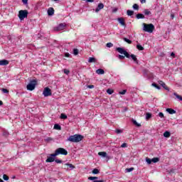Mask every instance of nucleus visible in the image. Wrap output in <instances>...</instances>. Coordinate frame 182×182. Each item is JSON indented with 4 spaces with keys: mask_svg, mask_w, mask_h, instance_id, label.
<instances>
[{
    "mask_svg": "<svg viewBox=\"0 0 182 182\" xmlns=\"http://www.w3.org/2000/svg\"><path fill=\"white\" fill-rule=\"evenodd\" d=\"M159 116L161 117V119H163V117H164V114H163V112H159Z\"/></svg>",
    "mask_w": 182,
    "mask_h": 182,
    "instance_id": "obj_49",
    "label": "nucleus"
},
{
    "mask_svg": "<svg viewBox=\"0 0 182 182\" xmlns=\"http://www.w3.org/2000/svg\"><path fill=\"white\" fill-rule=\"evenodd\" d=\"M115 133H117V134H120L123 133V130H122V129H116L115 130Z\"/></svg>",
    "mask_w": 182,
    "mask_h": 182,
    "instance_id": "obj_36",
    "label": "nucleus"
},
{
    "mask_svg": "<svg viewBox=\"0 0 182 182\" xmlns=\"http://www.w3.org/2000/svg\"><path fill=\"white\" fill-rule=\"evenodd\" d=\"M160 161V158L155 157L152 159V163H159Z\"/></svg>",
    "mask_w": 182,
    "mask_h": 182,
    "instance_id": "obj_27",
    "label": "nucleus"
},
{
    "mask_svg": "<svg viewBox=\"0 0 182 182\" xmlns=\"http://www.w3.org/2000/svg\"><path fill=\"white\" fill-rule=\"evenodd\" d=\"M36 85H38V81L36 80H32L30 81V83L27 85V90H35V87H36Z\"/></svg>",
    "mask_w": 182,
    "mask_h": 182,
    "instance_id": "obj_5",
    "label": "nucleus"
},
{
    "mask_svg": "<svg viewBox=\"0 0 182 182\" xmlns=\"http://www.w3.org/2000/svg\"><path fill=\"white\" fill-rule=\"evenodd\" d=\"M64 73L65 75H68L69 73H70V71L69 70L64 69Z\"/></svg>",
    "mask_w": 182,
    "mask_h": 182,
    "instance_id": "obj_48",
    "label": "nucleus"
},
{
    "mask_svg": "<svg viewBox=\"0 0 182 182\" xmlns=\"http://www.w3.org/2000/svg\"><path fill=\"white\" fill-rule=\"evenodd\" d=\"M100 171H99V169L97 168H94L92 170V174H99Z\"/></svg>",
    "mask_w": 182,
    "mask_h": 182,
    "instance_id": "obj_32",
    "label": "nucleus"
},
{
    "mask_svg": "<svg viewBox=\"0 0 182 182\" xmlns=\"http://www.w3.org/2000/svg\"><path fill=\"white\" fill-rule=\"evenodd\" d=\"M133 170H134V168H128L126 169L127 173H130L131 171H133Z\"/></svg>",
    "mask_w": 182,
    "mask_h": 182,
    "instance_id": "obj_44",
    "label": "nucleus"
},
{
    "mask_svg": "<svg viewBox=\"0 0 182 182\" xmlns=\"http://www.w3.org/2000/svg\"><path fill=\"white\" fill-rule=\"evenodd\" d=\"M98 156H102V157H106L107 156V153L105 151H101L98 153Z\"/></svg>",
    "mask_w": 182,
    "mask_h": 182,
    "instance_id": "obj_23",
    "label": "nucleus"
},
{
    "mask_svg": "<svg viewBox=\"0 0 182 182\" xmlns=\"http://www.w3.org/2000/svg\"><path fill=\"white\" fill-rule=\"evenodd\" d=\"M96 62H97V60L93 57H90V58L88 59L89 63H96Z\"/></svg>",
    "mask_w": 182,
    "mask_h": 182,
    "instance_id": "obj_18",
    "label": "nucleus"
},
{
    "mask_svg": "<svg viewBox=\"0 0 182 182\" xmlns=\"http://www.w3.org/2000/svg\"><path fill=\"white\" fill-rule=\"evenodd\" d=\"M130 57L134 60V62H135V63H139V60H137V58L136 57V55L134 54H132L131 55H129V58Z\"/></svg>",
    "mask_w": 182,
    "mask_h": 182,
    "instance_id": "obj_16",
    "label": "nucleus"
},
{
    "mask_svg": "<svg viewBox=\"0 0 182 182\" xmlns=\"http://www.w3.org/2000/svg\"><path fill=\"white\" fill-rule=\"evenodd\" d=\"M141 4H146V0H140Z\"/></svg>",
    "mask_w": 182,
    "mask_h": 182,
    "instance_id": "obj_55",
    "label": "nucleus"
},
{
    "mask_svg": "<svg viewBox=\"0 0 182 182\" xmlns=\"http://www.w3.org/2000/svg\"><path fill=\"white\" fill-rule=\"evenodd\" d=\"M92 182H105V181L104 180H100V181L95 180V181H93Z\"/></svg>",
    "mask_w": 182,
    "mask_h": 182,
    "instance_id": "obj_54",
    "label": "nucleus"
},
{
    "mask_svg": "<svg viewBox=\"0 0 182 182\" xmlns=\"http://www.w3.org/2000/svg\"><path fill=\"white\" fill-rule=\"evenodd\" d=\"M43 95L45 96V97H48V96H52V91L50 90V88L46 87L43 92Z\"/></svg>",
    "mask_w": 182,
    "mask_h": 182,
    "instance_id": "obj_7",
    "label": "nucleus"
},
{
    "mask_svg": "<svg viewBox=\"0 0 182 182\" xmlns=\"http://www.w3.org/2000/svg\"><path fill=\"white\" fill-rule=\"evenodd\" d=\"M55 14V9L53 8L50 7L48 10V16H52Z\"/></svg>",
    "mask_w": 182,
    "mask_h": 182,
    "instance_id": "obj_14",
    "label": "nucleus"
},
{
    "mask_svg": "<svg viewBox=\"0 0 182 182\" xmlns=\"http://www.w3.org/2000/svg\"><path fill=\"white\" fill-rule=\"evenodd\" d=\"M126 92H127V90H123L122 91L119 92V95H126Z\"/></svg>",
    "mask_w": 182,
    "mask_h": 182,
    "instance_id": "obj_45",
    "label": "nucleus"
},
{
    "mask_svg": "<svg viewBox=\"0 0 182 182\" xmlns=\"http://www.w3.org/2000/svg\"><path fill=\"white\" fill-rule=\"evenodd\" d=\"M29 12H28V10H20L18 11V18L20 21H23L25 18H28Z\"/></svg>",
    "mask_w": 182,
    "mask_h": 182,
    "instance_id": "obj_4",
    "label": "nucleus"
},
{
    "mask_svg": "<svg viewBox=\"0 0 182 182\" xmlns=\"http://www.w3.org/2000/svg\"><path fill=\"white\" fill-rule=\"evenodd\" d=\"M170 136H171V134L170 132H168V131H166V132L164 133V137L168 138V137H170Z\"/></svg>",
    "mask_w": 182,
    "mask_h": 182,
    "instance_id": "obj_20",
    "label": "nucleus"
},
{
    "mask_svg": "<svg viewBox=\"0 0 182 182\" xmlns=\"http://www.w3.org/2000/svg\"><path fill=\"white\" fill-rule=\"evenodd\" d=\"M144 14L146 16L151 15V11H150L149 9H144Z\"/></svg>",
    "mask_w": 182,
    "mask_h": 182,
    "instance_id": "obj_24",
    "label": "nucleus"
},
{
    "mask_svg": "<svg viewBox=\"0 0 182 182\" xmlns=\"http://www.w3.org/2000/svg\"><path fill=\"white\" fill-rule=\"evenodd\" d=\"M116 50L117 52H119V53H121V55H124L125 58L130 59V54H129L124 48L118 47L116 48Z\"/></svg>",
    "mask_w": 182,
    "mask_h": 182,
    "instance_id": "obj_6",
    "label": "nucleus"
},
{
    "mask_svg": "<svg viewBox=\"0 0 182 182\" xmlns=\"http://www.w3.org/2000/svg\"><path fill=\"white\" fill-rule=\"evenodd\" d=\"M6 65H9V61H8V60H0V66H6Z\"/></svg>",
    "mask_w": 182,
    "mask_h": 182,
    "instance_id": "obj_13",
    "label": "nucleus"
},
{
    "mask_svg": "<svg viewBox=\"0 0 182 182\" xmlns=\"http://www.w3.org/2000/svg\"><path fill=\"white\" fill-rule=\"evenodd\" d=\"M88 89H93L95 87V85H90L87 86Z\"/></svg>",
    "mask_w": 182,
    "mask_h": 182,
    "instance_id": "obj_52",
    "label": "nucleus"
},
{
    "mask_svg": "<svg viewBox=\"0 0 182 182\" xmlns=\"http://www.w3.org/2000/svg\"><path fill=\"white\" fill-rule=\"evenodd\" d=\"M133 8L136 9V11H139V5L137 4H134Z\"/></svg>",
    "mask_w": 182,
    "mask_h": 182,
    "instance_id": "obj_39",
    "label": "nucleus"
},
{
    "mask_svg": "<svg viewBox=\"0 0 182 182\" xmlns=\"http://www.w3.org/2000/svg\"><path fill=\"white\" fill-rule=\"evenodd\" d=\"M152 86H154V87H156V89H158L159 90H160L161 87L160 86H159L156 83H152Z\"/></svg>",
    "mask_w": 182,
    "mask_h": 182,
    "instance_id": "obj_34",
    "label": "nucleus"
},
{
    "mask_svg": "<svg viewBox=\"0 0 182 182\" xmlns=\"http://www.w3.org/2000/svg\"><path fill=\"white\" fill-rule=\"evenodd\" d=\"M136 19H144V16L143 14H138L136 16Z\"/></svg>",
    "mask_w": 182,
    "mask_h": 182,
    "instance_id": "obj_19",
    "label": "nucleus"
},
{
    "mask_svg": "<svg viewBox=\"0 0 182 182\" xmlns=\"http://www.w3.org/2000/svg\"><path fill=\"white\" fill-rule=\"evenodd\" d=\"M118 58H119V59H120V60H122V59H124L125 56L124 55H119Z\"/></svg>",
    "mask_w": 182,
    "mask_h": 182,
    "instance_id": "obj_47",
    "label": "nucleus"
},
{
    "mask_svg": "<svg viewBox=\"0 0 182 182\" xmlns=\"http://www.w3.org/2000/svg\"><path fill=\"white\" fill-rule=\"evenodd\" d=\"M73 55H75V56L77 55H79V50L77 48H74L73 49Z\"/></svg>",
    "mask_w": 182,
    "mask_h": 182,
    "instance_id": "obj_28",
    "label": "nucleus"
},
{
    "mask_svg": "<svg viewBox=\"0 0 182 182\" xmlns=\"http://www.w3.org/2000/svg\"><path fill=\"white\" fill-rule=\"evenodd\" d=\"M55 154H51L50 155V156H48L47 158V159L46 160V163H53V161H55V157H56V156H53Z\"/></svg>",
    "mask_w": 182,
    "mask_h": 182,
    "instance_id": "obj_8",
    "label": "nucleus"
},
{
    "mask_svg": "<svg viewBox=\"0 0 182 182\" xmlns=\"http://www.w3.org/2000/svg\"><path fill=\"white\" fill-rule=\"evenodd\" d=\"M65 58H69L70 56V54H69V53H66L65 54Z\"/></svg>",
    "mask_w": 182,
    "mask_h": 182,
    "instance_id": "obj_53",
    "label": "nucleus"
},
{
    "mask_svg": "<svg viewBox=\"0 0 182 182\" xmlns=\"http://www.w3.org/2000/svg\"><path fill=\"white\" fill-rule=\"evenodd\" d=\"M88 180H90V181H95V180H97V177H96V176H90L89 178H88Z\"/></svg>",
    "mask_w": 182,
    "mask_h": 182,
    "instance_id": "obj_31",
    "label": "nucleus"
},
{
    "mask_svg": "<svg viewBox=\"0 0 182 182\" xmlns=\"http://www.w3.org/2000/svg\"><path fill=\"white\" fill-rule=\"evenodd\" d=\"M54 161H55V163H57L58 164H60L63 163V161L60 159H55Z\"/></svg>",
    "mask_w": 182,
    "mask_h": 182,
    "instance_id": "obj_43",
    "label": "nucleus"
},
{
    "mask_svg": "<svg viewBox=\"0 0 182 182\" xmlns=\"http://www.w3.org/2000/svg\"><path fill=\"white\" fill-rule=\"evenodd\" d=\"M166 112L169 113V114H176V110L171 109V108H167Z\"/></svg>",
    "mask_w": 182,
    "mask_h": 182,
    "instance_id": "obj_15",
    "label": "nucleus"
},
{
    "mask_svg": "<svg viewBox=\"0 0 182 182\" xmlns=\"http://www.w3.org/2000/svg\"><path fill=\"white\" fill-rule=\"evenodd\" d=\"M158 83H159V85L161 86H162V87H164V89H165V90H169L168 87L162 80L158 81Z\"/></svg>",
    "mask_w": 182,
    "mask_h": 182,
    "instance_id": "obj_10",
    "label": "nucleus"
},
{
    "mask_svg": "<svg viewBox=\"0 0 182 182\" xmlns=\"http://www.w3.org/2000/svg\"><path fill=\"white\" fill-rule=\"evenodd\" d=\"M136 49H138V50H144V48L140 44L136 45Z\"/></svg>",
    "mask_w": 182,
    "mask_h": 182,
    "instance_id": "obj_25",
    "label": "nucleus"
},
{
    "mask_svg": "<svg viewBox=\"0 0 182 182\" xmlns=\"http://www.w3.org/2000/svg\"><path fill=\"white\" fill-rule=\"evenodd\" d=\"M171 56H172V58H174V56H176V54L174 53H171Z\"/></svg>",
    "mask_w": 182,
    "mask_h": 182,
    "instance_id": "obj_57",
    "label": "nucleus"
},
{
    "mask_svg": "<svg viewBox=\"0 0 182 182\" xmlns=\"http://www.w3.org/2000/svg\"><path fill=\"white\" fill-rule=\"evenodd\" d=\"M82 140H83V136L80 134L71 135L68 139V141H71V143H79V141H82Z\"/></svg>",
    "mask_w": 182,
    "mask_h": 182,
    "instance_id": "obj_1",
    "label": "nucleus"
},
{
    "mask_svg": "<svg viewBox=\"0 0 182 182\" xmlns=\"http://www.w3.org/2000/svg\"><path fill=\"white\" fill-rule=\"evenodd\" d=\"M146 161L148 164H151V162H153L152 159H151L149 157H146Z\"/></svg>",
    "mask_w": 182,
    "mask_h": 182,
    "instance_id": "obj_30",
    "label": "nucleus"
},
{
    "mask_svg": "<svg viewBox=\"0 0 182 182\" xmlns=\"http://www.w3.org/2000/svg\"><path fill=\"white\" fill-rule=\"evenodd\" d=\"M127 15H128V16H132V15H134V11L132 10H127Z\"/></svg>",
    "mask_w": 182,
    "mask_h": 182,
    "instance_id": "obj_21",
    "label": "nucleus"
},
{
    "mask_svg": "<svg viewBox=\"0 0 182 182\" xmlns=\"http://www.w3.org/2000/svg\"><path fill=\"white\" fill-rule=\"evenodd\" d=\"M117 21H118L119 23H120V25L122 26L126 27V21H124V18H123V17L118 18Z\"/></svg>",
    "mask_w": 182,
    "mask_h": 182,
    "instance_id": "obj_9",
    "label": "nucleus"
},
{
    "mask_svg": "<svg viewBox=\"0 0 182 182\" xmlns=\"http://www.w3.org/2000/svg\"><path fill=\"white\" fill-rule=\"evenodd\" d=\"M103 8H105V5L103 4V3H100L97 9H95V12H99L101 9H103Z\"/></svg>",
    "mask_w": 182,
    "mask_h": 182,
    "instance_id": "obj_11",
    "label": "nucleus"
},
{
    "mask_svg": "<svg viewBox=\"0 0 182 182\" xmlns=\"http://www.w3.org/2000/svg\"><path fill=\"white\" fill-rule=\"evenodd\" d=\"M106 46H107V48H113V43H107Z\"/></svg>",
    "mask_w": 182,
    "mask_h": 182,
    "instance_id": "obj_40",
    "label": "nucleus"
},
{
    "mask_svg": "<svg viewBox=\"0 0 182 182\" xmlns=\"http://www.w3.org/2000/svg\"><path fill=\"white\" fill-rule=\"evenodd\" d=\"M65 29V24L60 23L55 28V31H63Z\"/></svg>",
    "mask_w": 182,
    "mask_h": 182,
    "instance_id": "obj_12",
    "label": "nucleus"
},
{
    "mask_svg": "<svg viewBox=\"0 0 182 182\" xmlns=\"http://www.w3.org/2000/svg\"><path fill=\"white\" fill-rule=\"evenodd\" d=\"M114 92V91L113 90L110 89V88L107 90V93L108 95H113Z\"/></svg>",
    "mask_w": 182,
    "mask_h": 182,
    "instance_id": "obj_29",
    "label": "nucleus"
},
{
    "mask_svg": "<svg viewBox=\"0 0 182 182\" xmlns=\"http://www.w3.org/2000/svg\"><path fill=\"white\" fill-rule=\"evenodd\" d=\"M45 141H52V140H53V139L50 138V137H48L46 139H44Z\"/></svg>",
    "mask_w": 182,
    "mask_h": 182,
    "instance_id": "obj_46",
    "label": "nucleus"
},
{
    "mask_svg": "<svg viewBox=\"0 0 182 182\" xmlns=\"http://www.w3.org/2000/svg\"><path fill=\"white\" fill-rule=\"evenodd\" d=\"M133 123L134 124H135V126H137V127H140V124L137 123L136 120H133Z\"/></svg>",
    "mask_w": 182,
    "mask_h": 182,
    "instance_id": "obj_42",
    "label": "nucleus"
},
{
    "mask_svg": "<svg viewBox=\"0 0 182 182\" xmlns=\"http://www.w3.org/2000/svg\"><path fill=\"white\" fill-rule=\"evenodd\" d=\"M171 16L172 19L174 18V14H171Z\"/></svg>",
    "mask_w": 182,
    "mask_h": 182,
    "instance_id": "obj_60",
    "label": "nucleus"
},
{
    "mask_svg": "<svg viewBox=\"0 0 182 182\" xmlns=\"http://www.w3.org/2000/svg\"><path fill=\"white\" fill-rule=\"evenodd\" d=\"M0 182H4V180H2L1 178H0Z\"/></svg>",
    "mask_w": 182,
    "mask_h": 182,
    "instance_id": "obj_62",
    "label": "nucleus"
},
{
    "mask_svg": "<svg viewBox=\"0 0 182 182\" xmlns=\"http://www.w3.org/2000/svg\"><path fill=\"white\" fill-rule=\"evenodd\" d=\"M22 2L25 4H28V0H22Z\"/></svg>",
    "mask_w": 182,
    "mask_h": 182,
    "instance_id": "obj_56",
    "label": "nucleus"
},
{
    "mask_svg": "<svg viewBox=\"0 0 182 182\" xmlns=\"http://www.w3.org/2000/svg\"><path fill=\"white\" fill-rule=\"evenodd\" d=\"M54 129L55 130H62V127H60V125H59L58 124H55L54 125Z\"/></svg>",
    "mask_w": 182,
    "mask_h": 182,
    "instance_id": "obj_22",
    "label": "nucleus"
},
{
    "mask_svg": "<svg viewBox=\"0 0 182 182\" xmlns=\"http://www.w3.org/2000/svg\"><path fill=\"white\" fill-rule=\"evenodd\" d=\"M3 178H4V180H5V181H8V180H9V176H8L6 174H4L3 176Z\"/></svg>",
    "mask_w": 182,
    "mask_h": 182,
    "instance_id": "obj_38",
    "label": "nucleus"
},
{
    "mask_svg": "<svg viewBox=\"0 0 182 182\" xmlns=\"http://www.w3.org/2000/svg\"><path fill=\"white\" fill-rule=\"evenodd\" d=\"M55 1V2H56V1H59V0H54Z\"/></svg>",
    "mask_w": 182,
    "mask_h": 182,
    "instance_id": "obj_63",
    "label": "nucleus"
},
{
    "mask_svg": "<svg viewBox=\"0 0 182 182\" xmlns=\"http://www.w3.org/2000/svg\"><path fill=\"white\" fill-rule=\"evenodd\" d=\"M121 147H122V148H126V147H127V143H123V144L121 145Z\"/></svg>",
    "mask_w": 182,
    "mask_h": 182,
    "instance_id": "obj_51",
    "label": "nucleus"
},
{
    "mask_svg": "<svg viewBox=\"0 0 182 182\" xmlns=\"http://www.w3.org/2000/svg\"><path fill=\"white\" fill-rule=\"evenodd\" d=\"M87 2H95V0H87Z\"/></svg>",
    "mask_w": 182,
    "mask_h": 182,
    "instance_id": "obj_58",
    "label": "nucleus"
},
{
    "mask_svg": "<svg viewBox=\"0 0 182 182\" xmlns=\"http://www.w3.org/2000/svg\"><path fill=\"white\" fill-rule=\"evenodd\" d=\"M9 133H8V132L4 131L3 136H9Z\"/></svg>",
    "mask_w": 182,
    "mask_h": 182,
    "instance_id": "obj_50",
    "label": "nucleus"
},
{
    "mask_svg": "<svg viewBox=\"0 0 182 182\" xmlns=\"http://www.w3.org/2000/svg\"><path fill=\"white\" fill-rule=\"evenodd\" d=\"M123 41H124V42H127V43H128L129 45H132V41L131 40H129L127 38H124Z\"/></svg>",
    "mask_w": 182,
    "mask_h": 182,
    "instance_id": "obj_26",
    "label": "nucleus"
},
{
    "mask_svg": "<svg viewBox=\"0 0 182 182\" xmlns=\"http://www.w3.org/2000/svg\"><path fill=\"white\" fill-rule=\"evenodd\" d=\"M146 120H149V119H151V114H150L149 112L146 113Z\"/></svg>",
    "mask_w": 182,
    "mask_h": 182,
    "instance_id": "obj_33",
    "label": "nucleus"
},
{
    "mask_svg": "<svg viewBox=\"0 0 182 182\" xmlns=\"http://www.w3.org/2000/svg\"><path fill=\"white\" fill-rule=\"evenodd\" d=\"M60 119H68V115H66L65 114H60Z\"/></svg>",
    "mask_w": 182,
    "mask_h": 182,
    "instance_id": "obj_35",
    "label": "nucleus"
},
{
    "mask_svg": "<svg viewBox=\"0 0 182 182\" xmlns=\"http://www.w3.org/2000/svg\"><path fill=\"white\" fill-rule=\"evenodd\" d=\"M2 105H4V102L1 100H0V106H2Z\"/></svg>",
    "mask_w": 182,
    "mask_h": 182,
    "instance_id": "obj_59",
    "label": "nucleus"
},
{
    "mask_svg": "<svg viewBox=\"0 0 182 182\" xmlns=\"http://www.w3.org/2000/svg\"><path fill=\"white\" fill-rule=\"evenodd\" d=\"M61 154L62 156H68V151L63 148H58L55 149L53 156H59Z\"/></svg>",
    "mask_w": 182,
    "mask_h": 182,
    "instance_id": "obj_3",
    "label": "nucleus"
},
{
    "mask_svg": "<svg viewBox=\"0 0 182 182\" xmlns=\"http://www.w3.org/2000/svg\"><path fill=\"white\" fill-rule=\"evenodd\" d=\"M65 166H68L70 168H75V166L72 164H65Z\"/></svg>",
    "mask_w": 182,
    "mask_h": 182,
    "instance_id": "obj_37",
    "label": "nucleus"
},
{
    "mask_svg": "<svg viewBox=\"0 0 182 182\" xmlns=\"http://www.w3.org/2000/svg\"><path fill=\"white\" fill-rule=\"evenodd\" d=\"M97 75H105V70L99 68L96 70Z\"/></svg>",
    "mask_w": 182,
    "mask_h": 182,
    "instance_id": "obj_17",
    "label": "nucleus"
},
{
    "mask_svg": "<svg viewBox=\"0 0 182 182\" xmlns=\"http://www.w3.org/2000/svg\"><path fill=\"white\" fill-rule=\"evenodd\" d=\"M143 26V31H144V32L153 33V31H154V25H153V23L146 24V23H144Z\"/></svg>",
    "mask_w": 182,
    "mask_h": 182,
    "instance_id": "obj_2",
    "label": "nucleus"
},
{
    "mask_svg": "<svg viewBox=\"0 0 182 182\" xmlns=\"http://www.w3.org/2000/svg\"><path fill=\"white\" fill-rule=\"evenodd\" d=\"M1 92H3V93H9V90L6 88H2Z\"/></svg>",
    "mask_w": 182,
    "mask_h": 182,
    "instance_id": "obj_41",
    "label": "nucleus"
},
{
    "mask_svg": "<svg viewBox=\"0 0 182 182\" xmlns=\"http://www.w3.org/2000/svg\"><path fill=\"white\" fill-rule=\"evenodd\" d=\"M113 12H117V9H114Z\"/></svg>",
    "mask_w": 182,
    "mask_h": 182,
    "instance_id": "obj_61",
    "label": "nucleus"
}]
</instances>
